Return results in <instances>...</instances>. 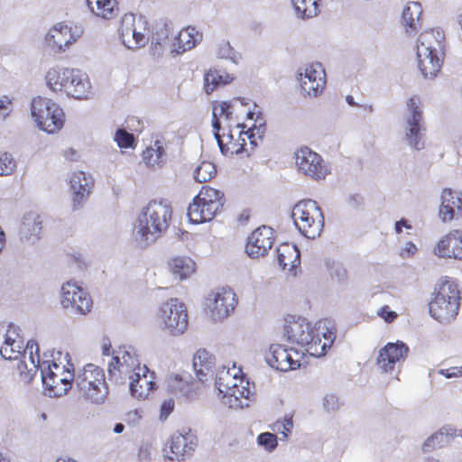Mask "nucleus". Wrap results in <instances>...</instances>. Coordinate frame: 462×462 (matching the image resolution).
<instances>
[{
	"mask_svg": "<svg viewBox=\"0 0 462 462\" xmlns=\"http://www.w3.org/2000/svg\"><path fill=\"white\" fill-rule=\"evenodd\" d=\"M172 209L165 200H152L138 214L133 239L139 248H147L169 227Z\"/></svg>",
	"mask_w": 462,
	"mask_h": 462,
	"instance_id": "1",
	"label": "nucleus"
},
{
	"mask_svg": "<svg viewBox=\"0 0 462 462\" xmlns=\"http://www.w3.org/2000/svg\"><path fill=\"white\" fill-rule=\"evenodd\" d=\"M444 38L442 32L430 29L422 32L418 39V67L424 79H434L442 67Z\"/></svg>",
	"mask_w": 462,
	"mask_h": 462,
	"instance_id": "2",
	"label": "nucleus"
},
{
	"mask_svg": "<svg viewBox=\"0 0 462 462\" xmlns=\"http://www.w3.org/2000/svg\"><path fill=\"white\" fill-rule=\"evenodd\" d=\"M433 296L429 303L431 317L440 323L453 320L460 306L457 284L447 276L442 277L435 286Z\"/></svg>",
	"mask_w": 462,
	"mask_h": 462,
	"instance_id": "3",
	"label": "nucleus"
},
{
	"mask_svg": "<svg viewBox=\"0 0 462 462\" xmlns=\"http://www.w3.org/2000/svg\"><path fill=\"white\" fill-rule=\"evenodd\" d=\"M75 383L83 396L95 404L104 403L107 398L108 387L102 368L86 365L75 377Z\"/></svg>",
	"mask_w": 462,
	"mask_h": 462,
	"instance_id": "4",
	"label": "nucleus"
},
{
	"mask_svg": "<svg viewBox=\"0 0 462 462\" xmlns=\"http://www.w3.org/2000/svg\"><path fill=\"white\" fill-rule=\"evenodd\" d=\"M291 217L299 231L309 239L319 236L324 226V216L313 199H303L292 209Z\"/></svg>",
	"mask_w": 462,
	"mask_h": 462,
	"instance_id": "5",
	"label": "nucleus"
},
{
	"mask_svg": "<svg viewBox=\"0 0 462 462\" xmlns=\"http://www.w3.org/2000/svg\"><path fill=\"white\" fill-rule=\"evenodd\" d=\"M224 205V196L219 190L203 187L188 208V217L193 224L212 220Z\"/></svg>",
	"mask_w": 462,
	"mask_h": 462,
	"instance_id": "6",
	"label": "nucleus"
},
{
	"mask_svg": "<svg viewBox=\"0 0 462 462\" xmlns=\"http://www.w3.org/2000/svg\"><path fill=\"white\" fill-rule=\"evenodd\" d=\"M406 108L402 139L410 148L420 151L425 147V127L420 98L418 96L411 97L406 101Z\"/></svg>",
	"mask_w": 462,
	"mask_h": 462,
	"instance_id": "7",
	"label": "nucleus"
},
{
	"mask_svg": "<svg viewBox=\"0 0 462 462\" xmlns=\"http://www.w3.org/2000/svg\"><path fill=\"white\" fill-rule=\"evenodd\" d=\"M31 114L38 127L48 134H53L63 126V110L51 99L34 97L31 103Z\"/></svg>",
	"mask_w": 462,
	"mask_h": 462,
	"instance_id": "8",
	"label": "nucleus"
},
{
	"mask_svg": "<svg viewBox=\"0 0 462 462\" xmlns=\"http://www.w3.org/2000/svg\"><path fill=\"white\" fill-rule=\"evenodd\" d=\"M222 374L215 378V386L218 393L222 395L223 402L231 409H242L249 406L252 392L249 388V382L237 377H233L232 385L229 383H223Z\"/></svg>",
	"mask_w": 462,
	"mask_h": 462,
	"instance_id": "9",
	"label": "nucleus"
},
{
	"mask_svg": "<svg viewBox=\"0 0 462 462\" xmlns=\"http://www.w3.org/2000/svg\"><path fill=\"white\" fill-rule=\"evenodd\" d=\"M336 328L328 320H319L315 324L308 343L304 344L306 352L315 357L325 356L336 339Z\"/></svg>",
	"mask_w": 462,
	"mask_h": 462,
	"instance_id": "10",
	"label": "nucleus"
},
{
	"mask_svg": "<svg viewBox=\"0 0 462 462\" xmlns=\"http://www.w3.org/2000/svg\"><path fill=\"white\" fill-rule=\"evenodd\" d=\"M409 346L402 341L389 342L379 350L376 365L383 373L399 374L409 353Z\"/></svg>",
	"mask_w": 462,
	"mask_h": 462,
	"instance_id": "11",
	"label": "nucleus"
},
{
	"mask_svg": "<svg viewBox=\"0 0 462 462\" xmlns=\"http://www.w3.org/2000/svg\"><path fill=\"white\" fill-rule=\"evenodd\" d=\"M160 318L172 335L182 334L188 327L185 305L177 298H171L161 307Z\"/></svg>",
	"mask_w": 462,
	"mask_h": 462,
	"instance_id": "12",
	"label": "nucleus"
},
{
	"mask_svg": "<svg viewBox=\"0 0 462 462\" xmlns=\"http://www.w3.org/2000/svg\"><path fill=\"white\" fill-rule=\"evenodd\" d=\"M206 307L214 320L226 318L237 304L236 293L230 288H218L206 298Z\"/></svg>",
	"mask_w": 462,
	"mask_h": 462,
	"instance_id": "13",
	"label": "nucleus"
},
{
	"mask_svg": "<svg viewBox=\"0 0 462 462\" xmlns=\"http://www.w3.org/2000/svg\"><path fill=\"white\" fill-rule=\"evenodd\" d=\"M296 164L299 171L315 180H324L329 173L322 157L309 147H301L296 152Z\"/></svg>",
	"mask_w": 462,
	"mask_h": 462,
	"instance_id": "14",
	"label": "nucleus"
},
{
	"mask_svg": "<svg viewBox=\"0 0 462 462\" xmlns=\"http://www.w3.org/2000/svg\"><path fill=\"white\" fill-rule=\"evenodd\" d=\"M80 27H69L59 23L55 24L45 36V42L54 52L61 53L66 51L82 34Z\"/></svg>",
	"mask_w": 462,
	"mask_h": 462,
	"instance_id": "15",
	"label": "nucleus"
},
{
	"mask_svg": "<svg viewBox=\"0 0 462 462\" xmlns=\"http://www.w3.org/2000/svg\"><path fill=\"white\" fill-rule=\"evenodd\" d=\"M60 304L64 309H71L75 313L85 315L90 311V296L72 282H67L61 287Z\"/></svg>",
	"mask_w": 462,
	"mask_h": 462,
	"instance_id": "16",
	"label": "nucleus"
},
{
	"mask_svg": "<svg viewBox=\"0 0 462 462\" xmlns=\"http://www.w3.org/2000/svg\"><path fill=\"white\" fill-rule=\"evenodd\" d=\"M198 446V438L190 429H181L171 438L170 449L173 456L168 457L171 460L182 461L191 457Z\"/></svg>",
	"mask_w": 462,
	"mask_h": 462,
	"instance_id": "17",
	"label": "nucleus"
},
{
	"mask_svg": "<svg viewBox=\"0 0 462 462\" xmlns=\"http://www.w3.org/2000/svg\"><path fill=\"white\" fill-rule=\"evenodd\" d=\"M291 351H293L296 356L299 355V353L292 348L288 349L282 345L273 344L268 353L265 355V360L270 366L276 370L282 372L294 370L300 366V360L293 358L291 353Z\"/></svg>",
	"mask_w": 462,
	"mask_h": 462,
	"instance_id": "18",
	"label": "nucleus"
},
{
	"mask_svg": "<svg viewBox=\"0 0 462 462\" xmlns=\"http://www.w3.org/2000/svg\"><path fill=\"white\" fill-rule=\"evenodd\" d=\"M273 244V229L263 226L256 228L248 236L245 251L251 258H258L266 254L272 248Z\"/></svg>",
	"mask_w": 462,
	"mask_h": 462,
	"instance_id": "19",
	"label": "nucleus"
},
{
	"mask_svg": "<svg viewBox=\"0 0 462 462\" xmlns=\"http://www.w3.org/2000/svg\"><path fill=\"white\" fill-rule=\"evenodd\" d=\"M312 329L313 327L305 318L290 316L284 325V336L289 342L303 347L308 343Z\"/></svg>",
	"mask_w": 462,
	"mask_h": 462,
	"instance_id": "20",
	"label": "nucleus"
},
{
	"mask_svg": "<svg viewBox=\"0 0 462 462\" xmlns=\"http://www.w3.org/2000/svg\"><path fill=\"white\" fill-rule=\"evenodd\" d=\"M324 70L321 65H310L304 69V72H299V80L304 92L310 97L319 96L325 86Z\"/></svg>",
	"mask_w": 462,
	"mask_h": 462,
	"instance_id": "21",
	"label": "nucleus"
},
{
	"mask_svg": "<svg viewBox=\"0 0 462 462\" xmlns=\"http://www.w3.org/2000/svg\"><path fill=\"white\" fill-rule=\"evenodd\" d=\"M154 372L144 365L137 370L129 382V391L134 398L144 400L155 389Z\"/></svg>",
	"mask_w": 462,
	"mask_h": 462,
	"instance_id": "22",
	"label": "nucleus"
},
{
	"mask_svg": "<svg viewBox=\"0 0 462 462\" xmlns=\"http://www.w3.org/2000/svg\"><path fill=\"white\" fill-rule=\"evenodd\" d=\"M440 200L439 217L442 222H449L462 216V193L444 189Z\"/></svg>",
	"mask_w": 462,
	"mask_h": 462,
	"instance_id": "23",
	"label": "nucleus"
},
{
	"mask_svg": "<svg viewBox=\"0 0 462 462\" xmlns=\"http://www.w3.org/2000/svg\"><path fill=\"white\" fill-rule=\"evenodd\" d=\"M434 254L441 258L462 260V231L454 230L442 237L436 245Z\"/></svg>",
	"mask_w": 462,
	"mask_h": 462,
	"instance_id": "24",
	"label": "nucleus"
},
{
	"mask_svg": "<svg viewBox=\"0 0 462 462\" xmlns=\"http://www.w3.org/2000/svg\"><path fill=\"white\" fill-rule=\"evenodd\" d=\"M70 189L72 192V208L77 210L81 208L84 200L89 195L93 180L82 171H74L71 174Z\"/></svg>",
	"mask_w": 462,
	"mask_h": 462,
	"instance_id": "25",
	"label": "nucleus"
},
{
	"mask_svg": "<svg viewBox=\"0 0 462 462\" xmlns=\"http://www.w3.org/2000/svg\"><path fill=\"white\" fill-rule=\"evenodd\" d=\"M457 437L462 439V429H457L451 425H445L424 441L422 451L428 453L434 449L443 448Z\"/></svg>",
	"mask_w": 462,
	"mask_h": 462,
	"instance_id": "26",
	"label": "nucleus"
},
{
	"mask_svg": "<svg viewBox=\"0 0 462 462\" xmlns=\"http://www.w3.org/2000/svg\"><path fill=\"white\" fill-rule=\"evenodd\" d=\"M193 369L202 383L211 382L215 376V357L206 349H199L193 356Z\"/></svg>",
	"mask_w": 462,
	"mask_h": 462,
	"instance_id": "27",
	"label": "nucleus"
},
{
	"mask_svg": "<svg viewBox=\"0 0 462 462\" xmlns=\"http://www.w3.org/2000/svg\"><path fill=\"white\" fill-rule=\"evenodd\" d=\"M120 35L124 45L130 50L139 49L146 43L145 35L137 31L135 19L132 14L124 16Z\"/></svg>",
	"mask_w": 462,
	"mask_h": 462,
	"instance_id": "28",
	"label": "nucleus"
},
{
	"mask_svg": "<svg viewBox=\"0 0 462 462\" xmlns=\"http://www.w3.org/2000/svg\"><path fill=\"white\" fill-rule=\"evenodd\" d=\"M65 93L76 99H87L91 93V83L87 73L80 69H74V71L68 80Z\"/></svg>",
	"mask_w": 462,
	"mask_h": 462,
	"instance_id": "29",
	"label": "nucleus"
},
{
	"mask_svg": "<svg viewBox=\"0 0 462 462\" xmlns=\"http://www.w3.org/2000/svg\"><path fill=\"white\" fill-rule=\"evenodd\" d=\"M189 379L190 376L187 374H171L166 380L167 388L177 397L192 400L196 392Z\"/></svg>",
	"mask_w": 462,
	"mask_h": 462,
	"instance_id": "30",
	"label": "nucleus"
},
{
	"mask_svg": "<svg viewBox=\"0 0 462 462\" xmlns=\"http://www.w3.org/2000/svg\"><path fill=\"white\" fill-rule=\"evenodd\" d=\"M27 349H30L29 361L31 367H28V365L24 360H21L17 364V369L19 370L22 380L25 383H30L36 375L40 365L38 343L33 339L29 340L27 342Z\"/></svg>",
	"mask_w": 462,
	"mask_h": 462,
	"instance_id": "31",
	"label": "nucleus"
},
{
	"mask_svg": "<svg viewBox=\"0 0 462 462\" xmlns=\"http://www.w3.org/2000/svg\"><path fill=\"white\" fill-rule=\"evenodd\" d=\"M73 71L74 69L60 66L49 69L45 75L47 87L54 92L65 91Z\"/></svg>",
	"mask_w": 462,
	"mask_h": 462,
	"instance_id": "32",
	"label": "nucleus"
},
{
	"mask_svg": "<svg viewBox=\"0 0 462 462\" xmlns=\"http://www.w3.org/2000/svg\"><path fill=\"white\" fill-rule=\"evenodd\" d=\"M42 221L40 217L34 213H29L23 217L20 227V236L23 241L34 244L41 236Z\"/></svg>",
	"mask_w": 462,
	"mask_h": 462,
	"instance_id": "33",
	"label": "nucleus"
},
{
	"mask_svg": "<svg viewBox=\"0 0 462 462\" xmlns=\"http://www.w3.org/2000/svg\"><path fill=\"white\" fill-rule=\"evenodd\" d=\"M109 380L116 384H125L127 380H131L137 372V367L123 365L118 361V356H113L108 364Z\"/></svg>",
	"mask_w": 462,
	"mask_h": 462,
	"instance_id": "34",
	"label": "nucleus"
},
{
	"mask_svg": "<svg viewBox=\"0 0 462 462\" xmlns=\"http://www.w3.org/2000/svg\"><path fill=\"white\" fill-rule=\"evenodd\" d=\"M202 40V34L192 26H188L184 30L180 31L175 37V42L173 43L178 54L183 53L187 51L194 48Z\"/></svg>",
	"mask_w": 462,
	"mask_h": 462,
	"instance_id": "35",
	"label": "nucleus"
},
{
	"mask_svg": "<svg viewBox=\"0 0 462 462\" xmlns=\"http://www.w3.org/2000/svg\"><path fill=\"white\" fill-rule=\"evenodd\" d=\"M278 263L284 270L290 266L289 270H292L300 265V250L296 245H283L278 248Z\"/></svg>",
	"mask_w": 462,
	"mask_h": 462,
	"instance_id": "36",
	"label": "nucleus"
},
{
	"mask_svg": "<svg viewBox=\"0 0 462 462\" xmlns=\"http://www.w3.org/2000/svg\"><path fill=\"white\" fill-rule=\"evenodd\" d=\"M233 80V77L226 72H219L216 69H210L204 75V88L207 94L212 93L217 87L226 85Z\"/></svg>",
	"mask_w": 462,
	"mask_h": 462,
	"instance_id": "37",
	"label": "nucleus"
},
{
	"mask_svg": "<svg viewBox=\"0 0 462 462\" xmlns=\"http://www.w3.org/2000/svg\"><path fill=\"white\" fill-rule=\"evenodd\" d=\"M171 273L180 280H184L195 272V263L189 257H176L169 263Z\"/></svg>",
	"mask_w": 462,
	"mask_h": 462,
	"instance_id": "38",
	"label": "nucleus"
},
{
	"mask_svg": "<svg viewBox=\"0 0 462 462\" xmlns=\"http://www.w3.org/2000/svg\"><path fill=\"white\" fill-rule=\"evenodd\" d=\"M87 5L93 14L104 19L116 15V0H87Z\"/></svg>",
	"mask_w": 462,
	"mask_h": 462,
	"instance_id": "39",
	"label": "nucleus"
},
{
	"mask_svg": "<svg viewBox=\"0 0 462 462\" xmlns=\"http://www.w3.org/2000/svg\"><path fill=\"white\" fill-rule=\"evenodd\" d=\"M422 14L421 5L419 2H409L402 11V20L408 28L407 31L414 32L420 26V18Z\"/></svg>",
	"mask_w": 462,
	"mask_h": 462,
	"instance_id": "40",
	"label": "nucleus"
},
{
	"mask_svg": "<svg viewBox=\"0 0 462 462\" xmlns=\"http://www.w3.org/2000/svg\"><path fill=\"white\" fill-rule=\"evenodd\" d=\"M143 160L148 166H161L165 160V150L162 143L156 140L153 145L146 148L143 153Z\"/></svg>",
	"mask_w": 462,
	"mask_h": 462,
	"instance_id": "41",
	"label": "nucleus"
},
{
	"mask_svg": "<svg viewBox=\"0 0 462 462\" xmlns=\"http://www.w3.org/2000/svg\"><path fill=\"white\" fill-rule=\"evenodd\" d=\"M296 16L300 19H309L318 15L319 0H291Z\"/></svg>",
	"mask_w": 462,
	"mask_h": 462,
	"instance_id": "42",
	"label": "nucleus"
},
{
	"mask_svg": "<svg viewBox=\"0 0 462 462\" xmlns=\"http://www.w3.org/2000/svg\"><path fill=\"white\" fill-rule=\"evenodd\" d=\"M113 356H118V361L123 365L141 368L140 361L136 350L132 346H122L118 349L113 351Z\"/></svg>",
	"mask_w": 462,
	"mask_h": 462,
	"instance_id": "43",
	"label": "nucleus"
},
{
	"mask_svg": "<svg viewBox=\"0 0 462 462\" xmlns=\"http://www.w3.org/2000/svg\"><path fill=\"white\" fill-rule=\"evenodd\" d=\"M215 54L219 59L231 60L234 64H237L241 60V56L230 45L229 42L221 40L215 46Z\"/></svg>",
	"mask_w": 462,
	"mask_h": 462,
	"instance_id": "44",
	"label": "nucleus"
},
{
	"mask_svg": "<svg viewBox=\"0 0 462 462\" xmlns=\"http://www.w3.org/2000/svg\"><path fill=\"white\" fill-rule=\"evenodd\" d=\"M30 349H27V344L24 346V341H23V346L21 348H17L15 345L7 346L3 343L0 346V355L3 358L8 360H18L21 356L25 358L26 355H29Z\"/></svg>",
	"mask_w": 462,
	"mask_h": 462,
	"instance_id": "45",
	"label": "nucleus"
},
{
	"mask_svg": "<svg viewBox=\"0 0 462 462\" xmlns=\"http://www.w3.org/2000/svg\"><path fill=\"white\" fill-rule=\"evenodd\" d=\"M216 167L210 162H202L194 171V180L202 183L211 180L216 174Z\"/></svg>",
	"mask_w": 462,
	"mask_h": 462,
	"instance_id": "46",
	"label": "nucleus"
},
{
	"mask_svg": "<svg viewBox=\"0 0 462 462\" xmlns=\"http://www.w3.org/2000/svg\"><path fill=\"white\" fill-rule=\"evenodd\" d=\"M219 117L218 116V112H217V109L216 108H213L212 110V120H211V125H212V128H213V132H214V137L217 143V145L220 149V152L223 155H227V151L229 149V147H227L226 144H225V142L224 140L222 139V136L220 134V130H221V123H220V120H219Z\"/></svg>",
	"mask_w": 462,
	"mask_h": 462,
	"instance_id": "47",
	"label": "nucleus"
},
{
	"mask_svg": "<svg viewBox=\"0 0 462 462\" xmlns=\"http://www.w3.org/2000/svg\"><path fill=\"white\" fill-rule=\"evenodd\" d=\"M246 116L248 119L254 120V124L248 130L255 132L257 137L262 140L266 131V122L263 117L262 112L255 113L254 111H249Z\"/></svg>",
	"mask_w": 462,
	"mask_h": 462,
	"instance_id": "48",
	"label": "nucleus"
},
{
	"mask_svg": "<svg viewBox=\"0 0 462 462\" xmlns=\"http://www.w3.org/2000/svg\"><path fill=\"white\" fill-rule=\"evenodd\" d=\"M19 331V327L14 324H9L4 336L3 343L7 346H10V344L13 346L14 344L17 348H21L23 346V338L20 336Z\"/></svg>",
	"mask_w": 462,
	"mask_h": 462,
	"instance_id": "49",
	"label": "nucleus"
},
{
	"mask_svg": "<svg viewBox=\"0 0 462 462\" xmlns=\"http://www.w3.org/2000/svg\"><path fill=\"white\" fill-rule=\"evenodd\" d=\"M41 376L43 385L51 392L54 393L58 389H60V376L51 370L50 365H48L47 371L42 368L41 369Z\"/></svg>",
	"mask_w": 462,
	"mask_h": 462,
	"instance_id": "50",
	"label": "nucleus"
},
{
	"mask_svg": "<svg viewBox=\"0 0 462 462\" xmlns=\"http://www.w3.org/2000/svg\"><path fill=\"white\" fill-rule=\"evenodd\" d=\"M69 367H67L64 371V375L62 377L60 376L59 381L62 385L57 392L54 393V395H62L65 394L72 386V383L75 382V377L72 373L74 370L73 365L68 363Z\"/></svg>",
	"mask_w": 462,
	"mask_h": 462,
	"instance_id": "51",
	"label": "nucleus"
},
{
	"mask_svg": "<svg viewBox=\"0 0 462 462\" xmlns=\"http://www.w3.org/2000/svg\"><path fill=\"white\" fill-rule=\"evenodd\" d=\"M16 162L9 152L0 153V176H8L14 172Z\"/></svg>",
	"mask_w": 462,
	"mask_h": 462,
	"instance_id": "52",
	"label": "nucleus"
},
{
	"mask_svg": "<svg viewBox=\"0 0 462 462\" xmlns=\"http://www.w3.org/2000/svg\"><path fill=\"white\" fill-rule=\"evenodd\" d=\"M257 443L260 447L264 448L268 452L273 451L277 445V436L271 432L260 433L257 437Z\"/></svg>",
	"mask_w": 462,
	"mask_h": 462,
	"instance_id": "53",
	"label": "nucleus"
},
{
	"mask_svg": "<svg viewBox=\"0 0 462 462\" xmlns=\"http://www.w3.org/2000/svg\"><path fill=\"white\" fill-rule=\"evenodd\" d=\"M115 141L120 148H130L134 145V136L123 128L116 130L115 134Z\"/></svg>",
	"mask_w": 462,
	"mask_h": 462,
	"instance_id": "54",
	"label": "nucleus"
},
{
	"mask_svg": "<svg viewBox=\"0 0 462 462\" xmlns=\"http://www.w3.org/2000/svg\"><path fill=\"white\" fill-rule=\"evenodd\" d=\"M322 408L326 412H336L340 408L338 397L334 393H326L322 398Z\"/></svg>",
	"mask_w": 462,
	"mask_h": 462,
	"instance_id": "55",
	"label": "nucleus"
},
{
	"mask_svg": "<svg viewBox=\"0 0 462 462\" xmlns=\"http://www.w3.org/2000/svg\"><path fill=\"white\" fill-rule=\"evenodd\" d=\"M292 428V418L285 416L282 420H278L273 424V430L282 434L283 438H287L291 433Z\"/></svg>",
	"mask_w": 462,
	"mask_h": 462,
	"instance_id": "56",
	"label": "nucleus"
},
{
	"mask_svg": "<svg viewBox=\"0 0 462 462\" xmlns=\"http://www.w3.org/2000/svg\"><path fill=\"white\" fill-rule=\"evenodd\" d=\"M213 108L217 109L218 116H224L226 120H230L232 117L231 103L227 101H222L216 103Z\"/></svg>",
	"mask_w": 462,
	"mask_h": 462,
	"instance_id": "57",
	"label": "nucleus"
},
{
	"mask_svg": "<svg viewBox=\"0 0 462 462\" xmlns=\"http://www.w3.org/2000/svg\"><path fill=\"white\" fill-rule=\"evenodd\" d=\"M225 144L229 147L227 153L230 152L231 154H243L244 152L246 153V157L250 156V152H248V149L245 148V138H242V143L237 144L236 143H226Z\"/></svg>",
	"mask_w": 462,
	"mask_h": 462,
	"instance_id": "58",
	"label": "nucleus"
},
{
	"mask_svg": "<svg viewBox=\"0 0 462 462\" xmlns=\"http://www.w3.org/2000/svg\"><path fill=\"white\" fill-rule=\"evenodd\" d=\"M11 113V99L3 96L0 97V121L5 120Z\"/></svg>",
	"mask_w": 462,
	"mask_h": 462,
	"instance_id": "59",
	"label": "nucleus"
},
{
	"mask_svg": "<svg viewBox=\"0 0 462 462\" xmlns=\"http://www.w3.org/2000/svg\"><path fill=\"white\" fill-rule=\"evenodd\" d=\"M346 270L340 263H336L331 268V276L336 278L338 282H345L346 280Z\"/></svg>",
	"mask_w": 462,
	"mask_h": 462,
	"instance_id": "60",
	"label": "nucleus"
},
{
	"mask_svg": "<svg viewBox=\"0 0 462 462\" xmlns=\"http://www.w3.org/2000/svg\"><path fill=\"white\" fill-rule=\"evenodd\" d=\"M175 402L172 399L165 400L161 405L160 420H165L173 411Z\"/></svg>",
	"mask_w": 462,
	"mask_h": 462,
	"instance_id": "61",
	"label": "nucleus"
},
{
	"mask_svg": "<svg viewBox=\"0 0 462 462\" xmlns=\"http://www.w3.org/2000/svg\"><path fill=\"white\" fill-rule=\"evenodd\" d=\"M377 314L382 319H383L385 322L388 323L393 322L398 317L397 313L390 310V308L386 305L380 308V310L377 311Z\"/></svg>",
	"mask_w": 462,
	"mask_h": 462,
	"instance_id": "62",
	"label": "nucleus"
},
{
	"mask_svg": "<svg viewBox=\"0 0 462 462\" xmlns=\"http://www.w3.org/2000/svg\"><path fill=\"white\" fill-rule=\"evenodd\" d=\"M439 373L446 378H453L458 375H462V366H453L448 369H440Z\"/></svg>",
	"mask_w": 462,
	"mask_h": 462,
	"instance_id": "63",
	"label": "nucleus"
},
{
	"mask_svg": "<svg viewBox=\"0 0 462 462\" xmlns=\"http://www.w3.org/2000/svg\"><path fill=\"white\" fill-rule=\"evenodd\" d=\"M417 251L416 245L412 242H408L405 245V247L402 250L401 255L402 257H409L415 254Z\"/></svg>",
	"mask_w": 462,
	"mask_h": 462,
	"instance_id": "64",
	"label": "nucleus"
}]
</instances>
